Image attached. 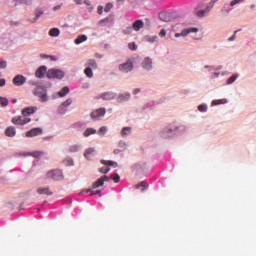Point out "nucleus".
Segmentation results:
<instances>
[{
  "label": "nucleus",
  "instance_id": "56",
  "mask_svg": "<svg viewBox=\"0 0 256 256\" xmlns=\"http://www.w3.org/2000/svg\"><path fill=\"white\" fill-rule=\"evenodd\" d=\"M218 2V0H212L210 1V8H213L214 5Z\"/></svg>",
  "mask_w": 256,
  "mask_h": 256
},
{
  "label": "nucleus",
  "instance_id": "35",
  "mask_svg": "<svg viewBox=\"0 0 256 256\" xmlns=\"http://www.w3.org/2000/svg\"><path fill=\"white\" fill-rule=\"evenodd\" d=\"M129 98H130V94H129V93H125V94L119 95L118 100H119V101H126V100H128Z\"/></svg>",
  "mask_w": 256,
  "mask_h": 256
},
{
  "label": "nucleus",
  "instance_id": "11",
  "mask_svg": "<svg viewBox=\"0 0 256 256\" xmlns=\"http://www.w3.org/2000/svg\"><path fill=\"white\" fill-rule=\"evenodd\" d=\"M38 195H46V196H53V192L51 191L50 187H39L37 189Z\"/></svg>",
  "mask_w": 256,
  "mask_h": 256
},
{
  "label": "nucleus",
  "instance_id": "52",
  "mask_svg": "<svg viewBox=\"0 0 256 256\" xmlns=\"http://www.w3.org/2000/svg\"><path fill=\"white\" fill-rule=\"evenodd\" d=\"M62 6H63V3L54 6V7H53V11L56 12V11L60 10V9L62 8Z\"/></svg>",
  "mask_w": 256,
  "mask_h": 256
},
{
  "label": "nucleus",
  "instance_id": "39",
  "mask_svg": "<svg viewBox=\"0 0 256 256\" xmlns=\"http://www.w3.org/2000/svg\"><path fill=\"white\" fill-rule=\"evenodd\" d=\"M133 26L131 27V26H128L127 28H125V30H123V34L124 35H130V34H132V32H133Z\"/></svg>",
  "mask_w": 256,
  "mask_h": 256
},
{
  "label": "nucleus",
  "instance_id": "22",
  "mask_svg": "<svg viewBox=\"0 0 256 256\" xmlns=\"http://www.w3.org/2000/svg\"><path fill=\"white\" fill-rule=\"evenodd\" d=\"M199 30L198 28H186L185 30L182 31V36L186 37L190 33H197Z\"/></svg>",
  "mask_w": 256,
  "mask_h": 256
},
{
  "label": "nucleus",
  "instance_id": "47",
  "mask_svg": "<svg viewBox=\"0 0 256 256\" xmlns=\"http://www.w3.org/2000/svg\"><path fill=\"white\" fill-rule=\"evenodd\" d=\"M128 48H129L130 50H132V51H136L137 46H136L135 42H130V43L128 44Z\"/></svg>",
  "mask_w": 256,
  "mask_h": 256
},
{
  "label": "nucleus",
  "instance_id": "32",
  "mask_svg": "<svg viewBox=\"0 0 256 256\" xmlns=\"http://www.w3.org/2000/svg\"><path fill=\"white\" fill-rule=\"evenodd\" d=\"M81 147L77 144H74L70 146L69 151L70 153H77V151H80Z\"/></svg>",
  "mask_w": 256,
  "mask_h": 256
},
{
  "label": "nucleus",
  "instance_id": "34",
  "mask_svg": "<svg viewBox=\"0 0 256 256\" xmlns=\"http://www.w3.org/2000/svg\"><path fill=\"white\" fill-rule=\"evenodd\" d=\"M9 104V100L6 97H0V105L1 107H6Z\"/></svg>",
  "mask_w": 256,
  "mask_h": 256
},
{
  "label": "nucleus",
  "instance_id": "30",
  "mask_svg": "<svg viewBox=\"0 0 256 256\" xmlns=\"http://www.w3.org/2000/svg\"><path fill=\"white\" fill-rule=\"evenodd\" d=\"M64 165L67 166V167H72L74 166V160L73 158H66L64 161H63Z\"/></svg>",
  "mask_w": 256,
  "mask_h": 256
},
{
  "label": "nucleus",
  "instance_id": "27",
  "mask_svg": "<svg viewBox=\"0 0 256 256\" xmlns=\"http://www.w3.org/2000/svg\"><path fill=\"white\" fill-rule=\"evenodd\" d=\"M86 68H91V70L97 69V62L95 60H89L86 63Z\"/></svg>",
  "mask_w": 256,
  "mask_h": 256
},
{
  "label": "nucleus",
  "instance_id": "23",
  "mask_svg": "<svg viewBox=\"0 0 256 256\" xmlns=\"http://www.w3.org/2000/svg\"><path fill=\"white\" fill-rule=\"evenodd\" d=\"M101 164L102 165H105V166H109V167H113V168H117L118 167V164L114 161H106V160H101Z\"/></svg>",
  "mask_w": 256,
  "mask_h": 256
},
{
  "label": "nucleus",
  "instance_id": "13",
  "mask_svg": "<svg viewBox=\"0 0 256 256\" xmlns=\"http://www.w3.org/2000/svg\"><path fill=\"white\" fill-rule=\"evenodd\" d=\"M47 73V67L46 66H41L38 68L35 72V76L39 79H42L45 77V74Z\"/></svg>",
  "mask_w": 256,
  "mask_h": 256
},
{
  "label": "nucleus",
  "instance_id": "24",
  "mask_svg": "<svg viewBox=\"0 0 256 256\" xmlns=\"http://www.w3.org/2000/svg\"><path fill=\"white\" fill-rule=\"evenodd\" d=\"M69 93H70V88L69 87H64L57 94H58L59 97H65Z\"/></svg>",
  "mask_w": 256,
  "mask_h": 256
},
{
  "label": "nucleus",
  "instance_id": "61",
  "mask_svg": "<svg viewBox=\"0 0 256 256\" xmlns=\"http://www.w3.org/2000/svg\"><path fill=\"white\" fill-rule=\"evenodd\" d=\"M77 4L81 5L82 4V0H77Z\"/></svg>",
  "mask_w": 256,
  "mask_h": 256
},
{
  "label": "nucleus",
  "instance_id": "64",
  "mask_svg": "<svg viewBox=\"0 0 256 256\" xmlns=\"http://www.w3.org/2000/svg\"><path fill=\"white\" fill-rule=\"evenodd\" d=\"M17 102V100H12V103H16Z\"/></svg>",
  "mask_w": 256,
  "mask_h": 256
},
{
  "label": "nucleus",
  "instance_id": "54",
  "mask_svg": "<svg viewBox=\"0 0 256 256\" xmlns=\"http://www.w3.org/2000/svg\"><path fill=\"white\" fill-rule=\"evenodd\" d=\"M6 85L5 79H0V87H4Z\"/></svg>",
  "mask_w": 256,
  "mask_h": 256
},
{
  "label": "nucleus",
  "instance_id": "60",
  "mask_svg": "<svg viewBox=\"0 0 256 256\" xmlns=\"http://www.w3.org/2000/svg\"><path fill=\"white\" fill-rule=\"evenodd\" d=\"M139 92H140V89L138 88L134 90V94H138Z\"/></svg>",
  "mask_w": 256,
  "mask_h": 256
},
{
  "label": "nucleus",
  "instance_id": "49",
  "mask_svg": "<svg viewBox=\"0 0 256 256\" xmlns=\"http://www.w3.org/2000/svg\"><path fill=\"white\" fill-rule=\"evenodd\" d=\"M112 7H113V4H112V3H107L106 6H105V8H104V11H105L106 13H108V12L112 9Z\"/></svg>",
  "mask_w": 256,
  "mask_h": 256
},
{
  "label": "nucleus",
  "instance_id": "20",
  "mask_svg": "<svg viewBox=\"0 0 256 256\" xmlns=\"http://www.w3.org/2000/svg\"><path fill=\"white\" fill-rule=\"evenodd\" d=\"M142 67L145 70H150L152 68V60L150 58H146L142 63Z\"/></svg>",
  "mask_w": 256,
  "mask_h": 256
},
{
  "label": "nucleus",
  "instance_id": "6",
  "mask_svg": "<svg viewBox=\"0 0 256 256\" xmlns=\"http://www.w3.org/2000/svg\"><path fill=\"white\" fill-rule=\"evenodd\" d=\"M105 182H109V178L106 175L100 177L97 181H95L92 184V189L95 190L99 187H103L105 185Z\"/></svg>",
  "mask_w": 256,
  "mask_h": 256
},
{
  "label": "nucleus",
  "instance_id": "19",
  "mask_svg": "<svg viewBox=\"0 0 256 256\" xmlns=\"http://www.w3.org/2000/svg\"><path fill=\"white\" fill-rule=\"evenodd\" d=\"M95 155V148H88L84 152L85 159H90Z\"/></svg>",
  "mask_w": 256,
  "mask_h": 256
},
{
  "label": "nucleus",
  "instance_id": "43",
  "mask_svg": "<svg viewBox=\"0 0 256 256\" xmlns=\"http://www.w3.org/2000/svg\"><path fill=\"white\" fill-rule=\"evenodd\" d=\"M67 112V108L63 106L62 104L58 107V113L59 114H65Z\"/></svg>",
  "mask_w": 256,
  "mask_h": 256
},
{
  "label": "nucleus",
  "instance_id": "41",
  "mask_svg": "<svg viewBox=\"0 0 256 256\" xmlns=\"http://www.w3.org/2000/svg\"><path fill=\"white\" fill-rule=\"evenodd\" d=\"M130 133H131V128H130V127H125V128H123V130L121 131L122 136H126V135H128V134H130Z\"/></svg>",
  "mask_w": 256,
  "mask_h": 256
},
{
  "label": "nucleus",
  "instance_id": "18",
  "mask_svg": "<svg viewBox=\"0 0 256 256\" xmlns=\"http://www.w3.org/2000/svg\"><path fill=\"white\" fill-rule=\"evenodd\" d=\"M61 34V30L59 28H51L48 32L50 37H59Z\"/></svg>",
  "mask_w": 256,
  "mask_h": 256
},
{
  "label": "nucleus",
  "instance_id": "7",
  "mask_svg": "<svg viewBox=\"0 0 256 256\" xmlns=\"http://www.w3.org/2000/svg\"><path fill=\"white\" fill-rule=\"evenodd\" d=\"M132 69H133V64H132V62H131L130 60L127 61V62L124 63V64H121V65L119 66V70H120L121 72H123V73H128V72L132 71Z\"/></svg>",
  "mask_w": 256,
  "mask_h": 256
},
{
  "label": "nucleus",
  "instance_id": "12",
  "mask_svg": "<svg viewBox=\"0 0 256 256\" xmlns=\"http://www.w3.org/2000/svg\"><path fill=\"white\" fill-rule=\"evenodd\" d=\"M38 110V107H26L22 109L21 114L28 117L29 115L34 114Z\"/></svg>",
  "mask_w": 256,
  "mask_h": 256
},
{
  "label": "nucleus",
  "instance_id": "55",
  "mask_svg": "<svg viewBox=\"0 0 256 256\" xmlns=\"http://www.w3.org/2000/svg\"><path fill=\"white\" fill-rule=\"evenodd\" d=\"M40 155H42L41 152H33L32 153V157H40Z\"/></svg>",
  "mask_w": 256,
  "mask_h": 256
},
{
  "label": "nucleus",
  "instance_id": "38",
  "mask_svg": "<svg viewBox=\"0 0 256 256\" xmlns=\"http://www.w3.org/2000/svg\"><path fill=\"white\" fill-rule=\"evenodd\" d=\"M238 78V75H232L230 78H228L227 80V84L231 85L232 83H234Z\"/></svg>",
  "mask_w": 256,
  "mask_h": 256
},
{
  "label": "nucleus",
  "instance_id": "15",
  "mask_svg": "<svg viewBox=\"0 0 256 256\" xmlns=\"http://www.w3.org/2000/svg\"><path fill=\"white\" fill-rule=\"evenodd\" d=\"M211 8H212L211 6L210 7H206V9H204V10H198V8H196L194 10V14H196V16L202 18V17H204V15L206 13H208L211 10Z\"/></svg>",
  "mask_w": 256,
  "mask_h": 256
},
{
  "label": "nucleus",
  "instance_id": "4",
  "mask_svg": "<svg viewBox=\"0 0 256 256\" xmlns=\"http://www.w3.org/2000/svg\"><path fill=\"white\" fill-rule=\"evenodd\" d=\"M11 122L14 125H25V124L31 122V118H28L25 115L15 116V117L12 118Z\"/></svg>",
  "mask_w": 256,
  "mask_h": 256
},
{
  "label": "nucleus",
  "instance_id": "8",
  "mask_svg": "<svg viewBox=\"0 0 256 256\" xmlns=\"http://www.w3.org/2000/svg\"><path fill=\"white\" fill-rule=\"evenodd\" d=\"M43 133L42 128H32L31 130L26 132V137H34L37 135H41Z\"/></svg>",
  "mask_w": 256,
  "mask_h": 256
},
{
  "label": "nucleus",
  "instance_id": "9",
  "mask_svg": "<svg viewBox=\"0 0 256 256\" xmlns=\"http://www.w3.org/2000/svg\"><path fill=\"white\" fill-rule=\"evenodd\" d=\"M12 82L15 86H22L26 83V78L22 75H17L13 78Z\"/></svg>",
  "mask_w": 256,
  "mask_h": 256
},
{
  "label": "nucleus",
  "instance_id": "59",
  "mask_svg": "<svg viewBox=\"0 0 256 256\" xmlns=\"http://www.w3.org/2000/svg\"><path fill=\"white\" fill-rule=\"evenodd\" d=\"M181 36L184 37V36L182 35V32H181V34H175V37H176V38H179V37H181Z\"/></svg>",
  "mask_w": 256,
  "mask_h": 256
},
{
  "label": "nucleus",
  "instance_id": "16",
  "mask_svg": "<svg viewBox=\"0 0 256 256\" xmlns=\"http://www.w3.org/2000/svg\"><path fill=\"white\" fill-rule=\"evenodd\" d=\"M33 0H13L14 6H19V5H27L30 6L32 5Z\"/></svg>",
  "mask_w": 256,
  "mask_h": 256
},
{
  "label": "nucleus",
  "instance_id": "17",
  "mask_svg": "<svg viewBox=\"0 0 256 256\" xmlns=\"http://www.w3.org/2000/svg\"><path fill=\"white\" fill-rule=\"evenodd\" d=\"M5 135L9 137H14L16 135V129L13 126H9L5 130Z\"/></svg>",
  "mask_w": 256,
  "mask_h": 256
},
{
  "label": "nucleus",
  "instance_id": "25",
  "mask_svg": "<svg viewBox=\"0 0 256 256\" xmlns=\"http://www.w3.org/2000/svg\"><path fill=\"white\" fill-rule=\"evenodd\" d=\"M159 18H160V20H162V21H164V22H169V21H170V17H169V15H168V13L165 12V11L160 12Z\"/></svg>",
  "mask_w": 256,
  "mask_h": 256
},
{
  "label": "nucleus",
  "instance_id": "37",
  "mask_svg": "<svg viewBox=\"0 0 256 256\" xmlns=\"http://www.w3.org/2000/svg\"><path fill=\"white\" fill-rule=\"evenodd\" d=\"M110 179L113 180L115 184H117L120 181V176L117 173H115L110 176Z\"/></svg>",
  "mask_w": 256,
  "mask_h": 256
},
{
  "label": "nucleus",
  "instance_id": "50",
  "mask_svg": "<svg viewBox=\"0 0 256 256\" xmlns=\"http://www.w3.org/2000/svg\"><path fill=\"white\" fill-rule=\"evenodd\" d=\"M238 33V30H235L234 34L228 38V41H234L236 39V34Z\"/></svg>",
  "mask_w": 256,
  "mask_h": 256
},
{
  "label": "nucleus",
  "instance_id": "58",
  "mask_svg": "<svg viewBox=\"0 0 256 256\" xmlns=\"http://www.w3.org/2000/svg\"><path fill=\"white\" fill-rule=\"evenodd\" d=\"M84 4H86V5H91V1H89V0H84Z\"/></svg>",
  "mask_w": 256,
  "mask_h": 256
},
{
  "label": "nucleus",
  "instance_id": "31",
  "mask_svg": "<svg viewBox=\"0 0 256 256\" xmlns=\"http://www.w3.org/2000/svg\"><path fill=\"white\" fill-rule=\"evenodd\" d=\"M115 97V95L113 94V93H111V92H107V93H104L103 95H102V98L104 99V100H111V99H113Z\"/></svg>",
  "mask_w": 256,
  "mask_h": 256
},
{
  "label": "nucleus",
  "instance_id": "40",
  "mask_svg": "<svg viewBox=\"0 0 256 256\" xmlns=\"http://www.w3.org/2000/svg\"><path fill=\"white\" fill-rule=\"evenodd\" d=\"M244 2V0H231L230 3H229V6L230 7H234L240 3Z\"/></svg>",
  "mask_w": 256,
  "mask_h": 256
},
{
  "label": "nucleus",
  "instance_id": "2",
  "mask_svg": "<svg viewBox=\"0 0 256 256\" xmlns=\"http://www.w3.org/2000/svg\"><path fill=\"white\" fill-rule=\"evenodd\" d=\"M64 76H65V73L62 70H58V69H50L46 73V77L48 79H62L64 78Z\"/></svg>",
  "mask_w": 256,
  "mask_h": 256
},
{
  "label": "nucleus",
  "instance_id": "21",
  "mask_svg": "<svg viewBox=\"0 0 256 256\" xmlns=\"http://www.w3.org/2000/svg\"><path fill=\"white\" fill-rule=\"evenodd\" d=\"M85 41H87V36H85V34H81L80 36H77V38L75 39V44L76 45H80L82 43H84Z\"/></svg>",
  "mask_w": 256,
  "mask_h": 256
},
{
  "label": "nucleus",
  "instance_id": "10",
  "mask_svg": "<svg viewBox=\"0 0 256 256\" xmlns=\"http://www.w3.org/2000/svg\"><path fill=\"white\" fill-rule=\"evenodd\" d=\"M112 22H113V17L112 16H108L106 18H103V19L99 20L97 25L99 27H106L109 24H112Z\"/></svg>",
  "mask_w": 256,
  "mask_h": 256
},
{
  "label": "nucleus",
  "instance_id": "62",
  "mask_svg": "<svg viewBox=\"0 0 256 256\" xmlns=\"http://www.w3.org/2000/svg\"><path fill=\"white\" fill-rule=\"evenodd\" d=\"M117 2H118V3H120V2H121V3H123V2H124V0H117Z\"/></svg>",
  "mask_w": 256,
  "mask_h": 256
},
{
  "label": "nucleus",
  "instance_id": "46",
  "mask_svg": "<svg viewBox=\"0 0 256 256\" xmlns=\"http://www.w3.org/2000/svg\"><path fill=\"white\" fill-rule=\"evenodd\" d=\"M73 103L72 99H68L65 102H63L61 105L65 108L69 107Z\"/></svg>",
  "mask_w": 256,
  "mask_h": 256
},
{
  "label": "nucleus",
  "instance_id": "14",
  "mask_svg": "<svg viewBox=\"0 0 256 256\" xmlns=\"http://www.w3.org/2000/svg\"><path fill=\"white\" fill-rule=\"evenodd\" d=\"M144 27V22L142 19H138L136 20L133 24H132V28L134 31L138 32L140 31L141 29H143Z\"/></svg>",
  "mask_w": 256,
  "mask_h": 256
},
{
  "label": "nucleus",
  "instance_id": "45",
  "mask_svg": "<svg viewBox=\"0 0 256 256\" xmlns=\"http://www.w3.org/2000/svg\"><path fill=\"white\" fill-rule=\"evenodd\" d=\"M107 132V128L105 126H102L99 130H98V134L100 136L105 135V133Z\"/></svg>",
  "mask_w": 256,
  "mask_h": 256
},
{
  "label": "nucleus",
  "instance_id": "36",
  "mask_svg": "<svg viewBox=\"0 0 256 256\" xmlns=\"http://www.w3.org/2000/svg\"><path fill=\"white\" fill-rule=\"evenodd\" d=\"M135 188H136L137 190H139L140 188H142V192H143V191H145V190L147 189V186H146V183H145L144 181H142L141 183L137 184V185L135 186Z\"/></svg>",
  "mask_w": 256,
  "mask_h": 256
},
{
  "label": "nucleus",
  "instance_id": "63",
  "mask_svg": "<svg viewBox=\"0 0 256 256\" xmlns=\"http://www.w3.org/2000/svg\"><path fill=\"white\" fill-rule=\"evenodd\" d=\"M41 58H47V56L46 55H41Z\"/></svg>",
  "mask_w": 256,
  "mask_h": 256
},
{
  "label": "nucleus",
  "instance_id": "57",
  "mask_svg": "<svg viewBox=\"0 0 256 256\" xmlns=\"http://www.w3.org/2000/svg\"><path fill=\"white\" fill-rule=\"evenodd\" d=\"M159 36L160 37H165L166 36V30H161Z\"/></svg>",
  "mask_w": 256,
  "mask_h": 256
},
{
  "label": "nucleus",
  "instance_id": "44",
  "mask_svg": "<svg viewBox=\"0 0 256 256\" xmlns=\"http://www.w3.org/2000/svg\"><path fill=\"white\" fill-rule=\"evenodd\" d=\"M109 171H110V168H109V167H102V168L99 169V172H100L101 174H105V175L108 174Z\"/></svg>",
  "mask_w": 256,
  "mask_h": 256
},
{
  "label": "nucleus",
  "instance_id": "42",
  "mask_svg": "<svg viewBox=\"0 0 256 256\" xmlns=\"http://www.w3.org/2000/svg\"><path fill=\"white\" fill-rule=\"evenodd\" d=\"M84 192L85 193H91L90 196L101 194L100 190H96V191L93 192V191H91V189H86Z\"/></svg>",
  "mask_w": 256,
  "mask_h": 256
},
{
  "label": "nucleus",
  "instance_id": "26",
  "mask_svg": "<svg viewBox=\"0 0 256 256\" xmlns=\"http://www.w3.org/2000/svg\"><path fill=\"white\" fill-rule=\"evenodd\" d=\"M42 15H44V10H42V9H40V8L36 9V11H35V17H34V19H33V22L38 21L39 18H40Z\"/></svg>",
  "mask_w": 256,
  "mask_h": 256
},
{
  "label": "nucleus",
  "instance_id": "5",
  "mask_svg": "<svg viewBox=\"0 0 256 256\" xmlns=\"http://www.w3.org/2000/svg\"><path fill=\"white\" fill-rule=\"evenodd\" d=\"M106 110L105 108H99L94 110L90 116L93 120H100L101 118H103L105 116Z\"/></svg>",
  "mask_w": 256,
  "mask_h": 256
},
{
  "label": "nucleus",
  "instance_id": "1",
  "mask_svg": "<svg viewBox=\"0 0 256 256\" xmlns=\"http://www.w3.org/2000/svg\"><path fill=\"white\" fill-rule=\"evenodd\" d=\"M33 94L39 98L41 102H47L49 100V97L47 95V90L44 87H36L33 91Z\"/></svg>",
  "mask_w": 256,
  "mask_h": 256
},
{
  "label": "nucleus",
  "instance_id": "28",
  "mask_svg": "<svg viewBox=\"0 0 256 256\" xmlns=\"http://www.w3.org/2000/svg\"><path fill=\"white\" fill-rule=\"evenodd\" d=\"M96 133H97V130H96V129L87 128V129L84 131L83 135H84L85 137H89L90 135L96 134Z\"/></svg>",
  "mask_w": 256,
  "mask_h": 256
},
{
  "label": "nucleus",
  "instance_id": "53",
  "mask_svg": "<svg viewBox=\"0 0 256 256\" xmlns=\"http://www.w3.org/2000/svg\"><path fill=\"white\" fill-rule=\"evenodd\" d=\"M99 15L103 14V6H98V10H97Z\"/></svg>",
  "mask_w": 256,
  "mask_h": 256
},
{
  "label": "nucleus",
  "instance_id": "29",
  "mask_svg": "<svg viewBox=\"0 0 256 256\" xmlns=\"http://www.w3.org/2000/svg\"><path fill=\"white\" fill-rule=\"evenodd\" d=\"M227 102H228L227 99L214 100L212 101V106L226 104Z\"/></svg>",
  "mask_w": 256,
  "mask_h": 256
},
{
  "label": "nucleus",
  "instance_id": "48",
  "mask_svg": "<svg viewBox=\"0 0 256 256\" xmlns=\"http://www.w3.org/2000/svg\"><path fill=\"white\" fill-rule=\"evenodd\" d=\"M198 111L206 112L207 111V105L202 104V105L198 106Z\"/></svg>",
  "mask_w": 256,
  "mask_h": 256
},
{
  "label": "nucleus",
  "instance_id": "51",
  "mask_svg": "<svg viewBox=\"0 0 256 256\" xmlns=\"http://www.w3.org/2000/svg\"><path fill=\"white\" fill-rule=\"evenodd\" d=\"M7 67L6 61H0V69H5Z\"/></svg>",
  "mask_w": 256,
  "mask_h": 256
},
{
  "label": "nucleus",
  "instance_id": "33",
  "mask_svg": "<svg viewBox=\"0 0 256 256\" xmlns=\"http://www.w3.org/2000/svg\"><path fill=\"white\" fill-rule=\"evenodd\" d=\"M84 74L88 77V78H93V69L86 67V69L84 70Z\"/></svg>",
  "mask_w": 256,
  "mask_h": 256
},
{
  "label": "nucleus",
  "instance_id": "3",
  "mask_svg": "<svg viewBox=\"0 0 256 256\" xmlns=\"http://www.w3.org/2000/svg\"><path fill=\"white\" fill-rule=\"evenodd\" d=\"M46 179H51V180H54V181H60L63 179V173L61 170H52V171H49L47 174H46Z\"/></svg>",
  "mask_w": 256,
  "mask_h": 256
}]
</instances>
